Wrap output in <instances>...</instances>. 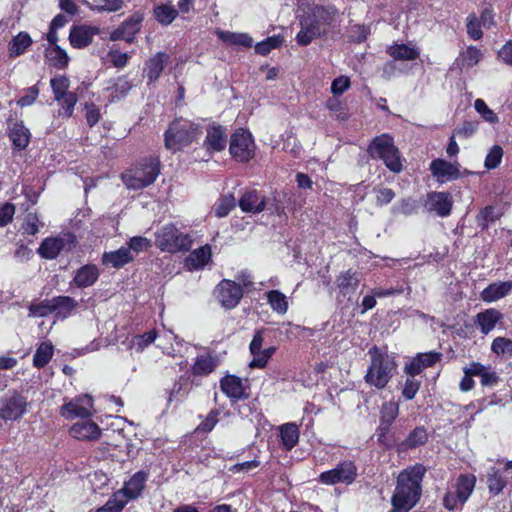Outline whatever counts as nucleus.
Wrapping results in <instances>:
<instances>
[{
  "label": "nucleus",
  "mask_w": 512,
  "mask_h": 512,
  "mask_svg": "<svg viewBox=\"0 0 512 512\" xmlns=\"http://www.w3.org/2000/svg\"><path fill=\"white\" fill-rule=\"evenodd\" d=\"M426 468L422 464L410 466L400 472L388 512H409L420 500L422 480Z\"/></svg>",
  "instance_id": "nucleus-1"
},
{
  "label": "nucleus",
  "mask_w": 512,
  "mask_h": 512,
  "mask_svg": "<svg viewBox=\"0 0 512 512\" xmlns=\"http://www.w3.org/2000/svg\"><path fill=\"white\" fill-rule=\"evenodd\" d=\"M368 354L371 358L365 382L377 389H384L396 372L397 364L394 358L374 346Z\"/></svg>",
  "instance_id": "nucleus-2"
},
{
  "label": "nucleus",
  "mask_w": 512,
  "mask_h": 512,
  "mask_svg": "<svg viewBox=\"0 0 512 512\" xmlns=\"http://www.w3.org/2000/svg\"><path fill=\"white\" fill-rule=\"evenodd\" d=\"M201 130L189 120L176 119L165 132V147L171 151H179L198 139Z\"/></svg>",
  "instance_id": "nucleus-3"
},
{
  "label": "nucleus",
  "mask_w": 512,
  "mask_h": 512,
  "mask_svg": "<svg viewBox=\"0 0 512 512\" xmlns=\"http://www.w3.org/2000/svg\"><path fill=\"white\" fill-rule=\"evenodd\" d=\"M159 173L158 159L150 157L143 159L133 168L124 172L121 178L127 188L138 190L151 185Z\"/></svg>",
  "instance_id": "nucleus-4"
},
{
  "label": "nucleus",
  "mask_w": 512,
  "mask_h": 512,
  "mask_svg": "<svg viewBox=\"0 0 512 512\" xmlns=\"http://www.w3.org/2000/svg\"><path fill=\"white\" fill-rule=\"evenodd\" d=\"M368 152L372 158L381 159L390 171L394 173L402 171L403 165L399 150L394 145L393 138L388 134L375 137L368 147Z\"/></svg>",
  "instance_id": "nucleus-5"
},
{
  "label": "nucleus",
  "mask_w": 512,
  "mask_h": 512,
  "mask_svg": "<svg viewBox=\"0 0 512 512\" xmlns=\"http://www.w3.org/2000/svg\"><path fill=\"white\" fill-rule=\"evenodd\" d=\"M155 245L162 252L178 253L188 251L192 240L188 234L181 232L175 225H163L155 232Z\"/></svg>",
  "instance_id": "nucleus-6"
},
{
  "label": "nucleus",
  "mask_w": 512,
  "mask_h": 512,
  "mask_svg": "<svg viewBox=\"0 0 512 512\" xmlns=\"http://www.w3.org/2000/svg\"><path fill=\"white\" fill-rule=\"evenodd\" d=\"M230 153L239 162H247L254 157L255 144L252 135L244 130H236L230 138Z\"/></svg>",
  "instance_id": "nucleus-7"
},
{
  "label": "nucleus",
  "mask_w": 512,
  "mask_h": 512,
  "mask_svg": "<svg viewBox=\"0 0 512 512\" xmlns=\"http://www.w3.org/2000/svg\"><path fill=\"white\" fill-rule=\"evenodd\" d=\"M357 476V467L352 461H343L335 468L322 472L319 475V482L325 485L346 484L354 482Z\"/></svg>",
  "instance_id": "nucleus-8"
},
{
  "label": "nucleus",
  "mask_w": 512,
  "mask_h": 512,
  "mask_svg": "<svg viewBox=\"0 0 512 512\" xmlns=\"http://www.w3.org/2000/svg\"><path fill=\"white\" fill-rule=\"evenodd\" d=\"M27 400L14 391L0 398V418L4 421L18 420L27 410Z\"/></svg>",
  "instance_id": "nucleus-9"
},
{
  "label": "nucleus",
  "mask_w": 512,
  "mask_h": 512,
  "mask_svg": "<svg viewBox=\"0 0 512 512\" xmlns=\"http://www.w3.org/2000/svg\"><path fill=\"white\" fill-rule=\"evenodd\" d=\"M214 297L223 308L233 309L243 297V290L236 282L224 279L215 287Z\"/></svg>",
  "instance_id": "nucleus-10"
},
{
  "label": "nucleus",
  "mask_w": 512,
  "mask_h": 512,
  "mask_svg": "<svg viewBox=\"0 0 512 512\" xmlns=\"http://www.w3.org/2000/svg\"><path fill=\"white\" fill-rule=\"evenodd\" d=\"M76 238L72 234H62L57 237L46 238L38 248L42 258L55 259L61 251H70L75 247Z\"/></svg>",
  "instance_id": "nucleus-11"
},
{
  "label": "nucleus",
  "mask_w": 512,
  "mask_h": 512,
  "mask_svg": "<svg viewBox=\"0 0 512 512\" xmlns=\"http://www.w3.org/2000/svg\"><path fill=\"white\" fill-rule=\"evenodd\" d=\"M453 206L452 195L448 192H430L426 196L424 208L439 217L450 215Z\"/></svg>",
  "instance_id": "nucleus-12"
},
{
  "label": "nucleus",
  "mask_w": 512,
  "mask_h": 512,
  "mask_svg": "<svg viewBox=\"0 0 512 512\" xmlns=\"http://www.w3.org/2000/svg\"><path fill=\"white\" fill-rule=\"evenodd\" d=\"M93 400L88 395L76 397L61 407V415L68 419L92 415Z\"/></svg>",
  "instance_id": "nucleus-13"
},
{
  "label": "nucleus",
  "mask_w": 512,
  "mask_h": 512,
  "mask_svg": "<svg viewBox=\"0 0 512 512\" xmlns=\"http://www.w3.org/2000/svg\"><path fill=\"white\" fill-rule=\"evenodd\" d=\"M431 174L438 182L444 183L456 180L461 177L460 165L458 162H448L438 158L430 163Z\"/></svg>",
  "instance_id": "nucleus-14"
},
{
  "label": "nucleus",
  "mask_w": 512,
  "mask_h": 512,
  "mask_svg": "<svg viewBox=\"0 0 512 512\" xmlns=\"http://www.w3.org/2000/svg\"><path fill=\"white\" fill-rule=\"evenodd\" d=\"M221 391L231 400H244L249 397L247 388L241 378L235 375H227L220 381Z\"/></svg>",
  "instance_id": "nucleus-15"
},
{
  "label": "nucleus",
  "mask_w": 512,
  "mask_h": 512,
  "mask_svg": "<svg viewBox=\"0 0 512 512\" xmlns=\"http://www.w3.org/2000/svg\"><path fill=\"white\" fill-rule=\"evenodd\" d=\"M316 20L309 15H305L300 20L301 29L296 36L298 44L302 46L309 45L313 39L319 37L325 32L320 25L316 24Z\"/></svg>",
  "instance_id": "nucleus-16"
},
{
  "label": "nucleus",
  "mask_w": 512,
  "mask_h": 512,
  "mask_svg": "<svg viewBox=\"0 0 512 512\" xmlns=\"http://www.w3.org/2000/svg\"><path fill=\"white\" fill-rule=\"evenodd\" d=\"M148 479V473L144 471L136 472L127 482H125L122 489L118 490L123 499L129 500L137 499L141 496Z\"/></svg>",
  "instance_id": "nucleus-17"
},
{
  "label": "nucleus",
  "mask_w": 512,
  "mask_h": 512,
  "mask_svg": "<svg viewBox=\"0 0 512 512\" xmlns=\"http://www.w3.org/2000/svg\"><path fill=\"white\" fill-rule=\"evenodd\" d=\"M99 29L89 25L73 26L70 30L69 40L74 48L87 47L93 40V37L98 34Z\"/></svg>",
  "instance_id": "nucleus-18"
},
{
  "label": "nucleus",
  "mask_w": 512,
  "mask_h": 512,
  "mask_svg": "<svg viewBox=\"0 0 512 512\" xmlns=\"http://www.w3.org/2000/svg\"><path fill=\"white\" fill-rule=\"evenodd\" d=\"M442 354L439 352L419 353L410 364L406 365L405 371L411 377L418 375L422 370L432 367L440 361Z\"/></svg>",
  "instance_id": "nucleus-19"
},
{
  "label": "nucleus",
  "mask_w": 512,
  "mask_h": 512,
  "mask_svg": "<svg viewBox=\"0 0 512 512\" xmlns=\"http://www.w3.org/2000/svg\"><path fill=\"white\" fill-rule=\"evenodd\" d=\"M204 145L207 151L220 152L227 145L226 129L220 125L208 127Z\"/></svg>",
  "instance_id": "nucleus-20"
},
{
  "label": "nucleus",
  "mask_w": 512,
  "mask_h": 512,
  "mask_svg": "<svg viewBox=\"0 0 512 512\" xmlns=\"http://www.w3.org/2000/svg\"><path fill=\"white\" fill-rule=\"evenodd\" d=\"M143 17L139 13L133 14L127 19L120 28L112 33V39H124L127 42H132L136 33L139 32Z\"/></svg>",
  "instance_id": "nucleus-21"
},
{
  "label": "nucleus",
  "mask_w": 512,
  "mask_h": 512,
  "mask_svg": "<svg viewBox=\"0 0 512 512\" xmlns=\"http://www.w3.org/2000/svg\"><path fill=\"white\" fill-rule=\"evenodd\" d=\"M100 433L99 426L89 420L76 422L70 429L71 436L79 440H95L98 439Z\"/></svg>",
  "instance_id": "nucleus-22"
},
{
  "label": "nucleus",
  "mask_w": 512,
  "mask_h": 512,
  "mask_svg": "<svg viewBox=\"0 0 512 512\" xmlns=\"http://www.w3.org/2000/svg\"><path fill=\"white\" fill-rule=\"evenodd\" d=\"M502 319V314L495 308H488L479 312L475 317V323L479 327L481 333L489 334Z\"/></svg>",
  "instance_id": "nucleus-23"
},
{
  "label": "nucleus",
  "mask_w": 512,
  "mask_h": 512,
  "mask_svg": "<svg viewBox=\"0 0 512 512\" xmlns=\"http://www.w3.org/2000/svg\"><path fill=\"white\" fill-rule=\"evenodd\" d=\"M265 198L257 191H249L243 194L239 200V207L243 212L259 213L265 209Z\"/></svg>",
  "instance_id": "nucleus-24"
},
{
  "label": "nucleus",
  "mask_w": 512,
  "mask_h": 512,
  "mask_svg": "<svg viewBox=\"0 0 512 512\" xmlns=\"http://www.w3.org/2000/svg\"><path fill=\"white\" fill-rule=\"evenodd\" d=\"M98 277L99 270L96 265L86 264L76 271L72 283L78 288H85L92 286Z\"/></svg>",
  "instance_id": "nucleus-25"
},
{
  "label": "nucleus",
  "mask_w": 512,
  "mask_h": 512,
  "mask_svg": "<svg viewBox=\"0 0 512 512\" xmlns=\"http://www.w3.org/2000/svg\"><path fill=\"white\" fill-rule=\"evenodd\" d=\"M134 257L129 248L121 247L118 250L105 252L102 256V263L113 268H121L133 261Z\"/></svg>",
  "instance_id": "nucleus-26"
},
{
  "label": "nucleus",
  "mask_w": 512,
  "mask_h": 512,
  "mask_svg": "<svg viewBox=\"0 0 512 512\" xmlns=\"http://www.w3.org/2000/svg\"><path fill=\"white\" fill-rule=\"evenodd\" d=\"M512 290V282H496L486 287L482 293L481 298L484 302H495L510 293Z\"/></svg>",
  "instance_id": "nucleus-27"
},
{
  "label": "nucleus",
  "mask_w": 512,
  "mask_h": 512,
  "mask_svg": "<svg viewBox=\"0 0 512 512\" xmlns=\"http://www.w3.org/2000/svg\"><path fill=\"white\" fill-rule=\"evenodd\" d=\"M211 258V249L208 245L192 251L185 260V267L192 271L202 269Z\"/></svg>",
  "instance_id": "nucleus-28"
},
{
  "label": "nucleus",
  "mask_w": 512,
  "mask_h": 512,
  "mask_svg": "<svg viewBox=\"0 0 512 512\" xmlns=\"http://www.w3.org/2000/svg\"><path fill=\"white\" fill-rule=\"evenodd\" d=\"M476 484V477L473 474L460 475L456 481V494L460 504L463 505L472 494Z\"/></svg>",
  "instance_id": "nucleus-29"
},
{
  "label": "nucleus",
  "mask_w": 512,
  "mask_h": 512,
  "mask_svg": "<svg viewBox=\"0 0 512 512\" xmlns=\"http://www.w3.org/2000/svg\"><path fill=\"white\" fill-rule=\"evenodd\" d=\"M9 138L16 149L23 150L30 142V132L22 123H14L10 128Z\"/></svg>",
  "instance_id": "nucleus-30"
},
{
  "label": "nucleus",
  "mask_w": 512,
  "mask_h": 512,
  "mask_svg": "<svg viewBox=\"0 0 512 512\" xmlns=\"http://www.w3.org/2000/svg\"><path fill=\"white\" fill-rule=\"evenodd\" d=\"M216 35L220 40L229 44L249 48L253 44V39L246 33H235L230 31L216 30Z\"/></svg>",
  "instance_id": "nucleus-31"
},
{
  "label": "nucleus",
  "mask_w": 512,
  "mask_h": 512,
  "mask_svg": "<svg viewBox=\"0 0 512 512\" xmlns=\"http://www.w3.org/2000/svg\"><path fill=\"white\" fill-rule=\"evenodd\" d=\"M358 284V274L356 271H352L351 269L342 272L337 278L338 288L343 295L355 293Z\"/></svg>",
  "instance_id": "nucleus-32"
},
{
  "label": "nucleus",
  "mask_w": 512,
  "mask_h": 512,
  "mask_svg": "<svg viewBox=\"0 0 512 512\" xmlns=\"http://www.w3.org/2000/svg\"><path fill=\"white\" fill-rule=\"evenodd\" d=\"M218 365L217 359L211 355H201L197 357L192 366V373L197 376H205L212 373Z\"/></svg>",
  "instance_id": "nucleus-33"
},
{
  "label": "nucleus",
  "mask_w": 512,
  "mask_h": 512,
  "mask_svg": "<svg viewBox=\"0 0 512 512\" xmlns=\"http://www.w3.org/2000/svg\"><path fill=\"white\" fill-rule=\"evenodd\" d=\"M399 413V406L397 402L390 401L384 403L381 409V424L380 430L383 431V434L386 433L397 417Z\"/></svg>",
  "instance_id": "nucleus-34"
},
{
  "label": "nucleus",
  "mask_w": 512,
  "mask_h": 512,
  "mask_svg": "<svg viewBox=\"0 0 512 512\" xmlns=\"http://www.w3.org/2000/svg\"><path fill=\"white\" fill-rule=\"evenodd\" d=\"M31 44L29 34L20 32L9 42V56L13 58L22 55Z\"/></svg>",
  "instance_id": "nucleus-35"
},
{
  "label": "nucleus",
  "mask_w": 512,
  "mask_h": 512,
  "mask_svg": "<svg viewBox=\"0 0 512 512\" xmlns=\"http://www.w3.org/2000/svg\"><path fill=\"white\" fill-rule=\"evenodd\" d=\"M280 436L284 447L291 450L299 439V429L294 423H286L280 427Z\"/></svg>",
  "instance_id": "nucleus-36"
},
{
  "label": "nucleus",
  "mask_w": 512,
  "mask_h": 512,
  "mask_svg": "<svg viewBox=\"0 0 512 512\" xmlns=\"http://www.w3.org/2000/svg\"><path fill=\"white\" fill-rule=\"evenodd\" d=\"M336 13L337 12L334 8L316 6L308 15L309 17H313L316 20V24L320 25V27H322V29L325 30V27L330 25L334 21Z\"/></svg>",
  "instance_id": "nucleus-37"
},
{
  "label": "nucleus",
  "mask_w": 512,
  "mask_h": 512,
  "mask_svg": "<svg viewBox=\"0 0 512 512\" xmlns=\"http://www.w3.org/2000/svg\"><path fill=\"white\" fill-rule=\"evenodd\" d=\"M387 52L395 60H414L419 56L416 48L406 44L390 46Z\"/></svg>",
  "instance_id": "nucleus-38"
},
{
  "label": "nucleus",
  "mask_w": 512,
  "mask_h": 512,
  "mask_svg": "<svg viewBox=\"0 0 512 512\" xmlns=\"http://www.w3.org/2000/svg\"><path fill=\"white\" fill-rule=\"evenodd\" d=\"M267 301L272 310L280 315L288 311V301L286 296L279 290H271L267 293Z\"/></svg>",
  "instance_id": "nucleus-39"
},
{
  "label": "nucleus",
  "mask_w": 512,
  "mask_h": 512,
  "mask_svg": "<svg viewBox=\"0 0 512 512\" xmlns=\"http://www.w3.org/2000/svg\"><path fill=\"white\" fill-rule=\"evenodd\" d=\"M52 307L59 316L66 318L77 307V302L69 296H58L53 298Z\"/></svg>",
  "instance_id": "nucleus-40"
},
{
  "label": "nucleus",
  "mask_w": 512,
  "mask_h": 512,
  "mask_svg": "<svg viewBox=\"0 0 512 512\" xmlns=\"http://www.w3.org/2000/svg\"><path fill=\"white\" fill-rule=\"evenodd\" d=\"M53 345L50 342H42L33 357V365L37 368L45 367L53 356Z\"/></svg>",
  "instance_id": "nucleus-41"
},
{
  "label": "nucleus",
  "mask_w": 512,
  "mask_h": 512,
  "mask_svg": "<svg viewBox=\"0 0 512 512\" xmlns=\"http://www.w3.org/2000/svg\"><path fill=\"white\" fill-rule=\"evenodd\" d=\"M46 58L52 66L60 69L66 67L69 61L66 51L58 45L46 49Z\"/></svg>",
  "instance_id": "nucleus-42"
},
{
  "label": "nucleus",
  "mask_w": 512,
  "mask_h": 512,
  "mask_svg": "<svg viewBox=\"0 0 512 512\" xmlns=\"http://www.w3.org/2000/svg\"><path fill=\"white\" fill-rule=\"evenodd\" d=\"M487 486L491 494L498 495L505 488L506 479L502 476L499 470L491 468L487 472Z\"/></svg>",
  "instance_id": "nucleus-43"
},
{
  "label": "nucleus",
  "mask_w": 512,
  "mask_h": 512,
  "mask_svg": "<svg viewBox=\"0 0 512 512\" xmlns=\"http://www.w3.org/2000/svg\"><path fill=\"white\" fill-rule=\"evenodd\" d=\"M418 204L417 201L413 198H403L400 201L396 202L392 208L391 212L394 215L402 214L405 216H410L417 213Z\"/></svg>",
  "instance_id": "nucleus-44"
},
{
  "label": "nucleus",
  "mask_w": 512,
  "mask_h": 512,
  "mask_svg": "<svg viewBox=\"0 0 512 512\" xmlns=\"http://www.w3.org/2000/svg\"><path fill=\"white\" fill-rule=\"evenodd\" d=\"M50 85L54 94V99L57 102H61L62 98L69 94V79L65 76H57L50 80Z\"/></svg>",
  "instance_id": "nucleus-45"
},
{
  "label": "nucleus",
  "mask_w": 512,
  "mask_h": 512,
  "mask_svg": "<svg viewBox=\"0 0 512 512\" xmlns=\"http://www.w3.org/2000/svg\"><path fill=\"white\" fill-rule=\"evenodd\" d=\"M123 0H92L88 7L97 12H116L123 7Z\"/></svg>",
  "instance_id": "nucleus-46"
},
{
  "label": "nucleus",
  "mask_w": 512,
  "mask_h": 512,
  "mask_svg": "<svg viewBox=\"0 0 512 512\" xmlns=\"http://www.w3.org/2000/svg\"><path fill=\"white\" fill-rule=\"evenodd\" d=\"M164 57L165 54L157 53L152 57L147 64V77L149 81H155L160 76L164 68Z\"/></svg>",
  "instance_id": "nucleus-47"
},
{
  "label": "nucleus",
  "mask_w": 512,
  "mask_h": 512,
  "mask_svg": "<svg viewBox=\"0 0 512 512\" xmlns=\"http://www.w3.org/2000/svg\"><path fill=\"white\" fill-rule=\"evenodd\" d=\"M284 38L280 35H274L257 43L255 45V52L260 55H267L271 50L276 49L282 45Z\"/></svg>",
  "instance_id": "nucleus-48"
},
{
  "label": "nucleus",
  "mask_w": 512,
  "mask_h": 512,
  "mask_svg": "<svg viewBox=\"0 0 512 512\" xmlns=\"http://www.w3.org/2000/svg\"><path fill=\"white\" fill-rule=\"evenodd\" d=\"M157 337V332L151 330L142 335H135L130 341V347L135 348L137 352H142L148 345L153 343Z\"/></svg>",
  "instance_id": "nucleus-49"
},
{
  "label": "nucleus",
  "mask_w": 512,
  "mask_h": 512,
  "mask_svg": "<svg viewBox=\"0 0 512 512\" xmlns=\"http://www.w3.org/2000/svg\"><path fill=\"white\" fill-rule=\"evenodd\" d=\"M178 15V11L169 5H161L154 9V16L161 24H170Z\"/></svg>",
  "instance_id": "nucleus-50"
},
{
  "label": "nucleus",
  "mask_w": 512,
  "mask_h": 512,
  "mask_svg": "<svg viewBox=\"0 0 512 512\" xmlns=\"http://www.w3.org/2000/svg\"><path fill=\"white\" fill-rule=\"evenodd\" d=\"M236 201L232 194H227L221 197L214 206V211L217 217H226L229 212L235 207Z\"/></svg>",
  "instance_id": "nucleus-51"
},
{
  "label": "nucleus",
  "mask_w": 512,
  "mask_h": 512,
  "mask_svg": "<svg viewBox=\"0 0 512 512\" xmlns=\"http://www.w3.org/2000/svg\"><path fill=\"white\" fill-rule=\"evenodd\" d=\"M127 500L120 493L115 492L112 497L95 512H121L126 506Z\"/></svg>",
  "instance_id": "nucleus-52"
},
{
  "label": "nucleus",
  "mask_w": 512,
  "mask_h": 512,
  "mask_svg": "<svg viewBox=\"0 0 512 512\" xmlns=\"http://www.w3.org/2000/svg\"><path fill=\"white\" fill-rule=\"evenodd\" d=\"M275 350V347H268L266 349L251 353L253 359L251 360L249 366L251 368H264L267 365L269 359L275 353Z\"/></svg>",
  "instance_id": "nucleus-53"
},
{
  "label": "nucleus",
  "mask_w": 512,
  "mask_h": 512,
  "mask_svg": "<svg viewBox=\"0 0 512 512\" xmlns=\"http://www.w3.org/2000/svg\"><path fill=\"white\" fill-rule=\"evenodd\" d=\"M78 102V97L76 93L71 92L66 94L61 102H58L61 105V109L59 110V116L70 118L73 115L74 107Z\"/></svg>",
  "instance_id": "nucleus-54"
},
{
  "label": "nucleus",
  "mask_w": 512,
  "mask_h": 512,
  "mask_svg": "<svg viewBox=\"0 0 512 512\" xmlns=\"http://www.w3.org/2000/svg\"><path fill=\"white\" fill-rule=\"evenodd\" d=\"M502 157V147L499 145L492 146L485 157V168H487L488 170L497 168L501 163Z\"/></svg>",
  "instance_id": "nucleus-55"
},
{
  "label": "nucleus",
  "mask_w": 512,
  "mask_h": 512,
  "mask_svg": "<svg viewBox=\"0 0 512 512\" xmlns=\"http://www.w3.org/2000/svg\"><path fill=\"white\" fill-rule=\"evenodd\" d=\"M426 441H427L426 430L422 427H417L412 432H410V434L404 441V445L407 448H415L417 446L425 444Z\"/></svg>",
  "instance_id": "nucleus-56"
},
{
  "label": "nucleus",
  "mask_w": 512,
  "mask_h": 512,
  "mask_svg": "<svg viewBox=\"0 0 512 512\" xmlns=\"http://www.w3.org/2000/svg\"><path fill=\"white\" fill-rule=\"evenodd\" d=\"M491 350L497 355L512 356V340L506 337H497L491 344Z\"/></svg>",
  "instance_id": "nucleus-57"
},
{
  "label": "nucleus",
  "mask_w": 512,
  "mask_h": 512,
  "mask_svg": "<svg viewBox=\"0 0 512 512\" xmlns=\"http://www.w3.org/2000/svg\"><path fill=\"white\" fill-rule=\"evenodd\" d=\"M53 305V299L51 300H44L37 304H31L29 306V316L32 317H45L49 315L50 313L54 312Z\"/></svg>",
  "instance_id": "nucleus-58"
},
{
  "label": "nucleus",
  "mask_w": 512,
  "mask_h": 512,
  "mask_svg": "<svg viewBox=\"0 0 512 512\" xmlns=\"http://www.w3.org/2000/svg\"><path fill=\"white\" fill-rule=\"evenodd\" d=\"M131 88L132 84L126 77L118 78L116 83L111 88L113 100H120L121 98L125 97Z\"/></svg>",
  "instance_id": "nucleus-59"
},
{
  "label": "nucleus",
  "mask_w": 512,
  "mask_h": 512,
  "mask_svg": "<svg viewBox=\"0 0 512 512\" xmlns=\"http://www.w3.org/2000/svg\"><path fill=\"white\" fill-rule=\"evenodd\" d=\"M499 217L498 212L493 206H486L477 216V223L482 228H487L490 222H494Z\"/></svg>",
  "instance_id": "nucleus-60"
},
{
  "label": "nucleus",
  "mask_w": 512,
  "mask_h": 512,
  "mask_svg": "<svg viewBox=\"0 0 512 512\" xmlns=\"http://www.w3.org/2000/svg\"><path fill=\"white\" fill-rule=\"evenodd\" d=\"M152 246V242L150 239L142 236H135L130 238L128 242V247L130 249V252L132 253H140L147 249H149Z\"/></svg>",
  "instance_id": "nucleus-61"
},
{
  "label": "nucleus",
  "mask_w": 512,
  "mask_h": 512,
  "mask_svg": "<svg viewBox=\"0 0 512 512\" xmlns=\"http://www.w3.org/2000/svg\"><path fill=\"white\" fill-rule=\"evenodd\" d=\"M39 218L36 213H28L25 216L22 229L25 234L35 235L39 232Z\"/></svg>",
  "instance_id": "nucleus-62"
},
{
  "label": "nucleus",
  "mask_w": 512,
  "mask_h": 512,
  "mask_svg": "<svg viewBox=\"0 0 512 512\" xmlns=\"http://www.w3.org/2000/svg\"><path fill=\"white\" fill-rule=\"evenodd\" d=\"M474 107L478 113L482 115V117L489 123L498 122V116L494 111H492L484 100L476 99L474 103Z\"/></svg>",
  "instance_id": "nucleus-63"
},
{
  "label": "nucleus",
  "mask_w": 512,
  "mask_h": 512,
  "mask_svg": "<svg viewBox=\"0 0 512 512\" xmlns=\"http://www.w3.org/2000/svg\"><path fill=\"white\" fill-rule=\"evenodd\" d=\"M482 53L476 47L470 46L462 54V61L465 65L472 67L475 66L481 59Z\"/></svg>",
  "instance_id": "nucleus-64"
}]
</instances>
